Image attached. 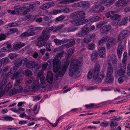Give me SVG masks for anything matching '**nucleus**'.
<instances>
[{
    "mask_svg": "<svg viewBox=\"0 0 130 130\" xmlns=\"http://www.w3.org/2000/svg\"><path fill=\"white\" fill-rule=\"evenodd\" d=\"M80 63V62L77 59H74L72 61L69 72V75L70 76L74 78L77 77V72L79 70L78 68L79 65Z\"/></svg>",
    "mask_w": 130,
    "mask_h": 130,
    "instance_id": "nucleus-1",
    "label": "nucleus"
},
{
    "mask_svg": "<svg viewBox=\"0 0 130 130\" xmlns=\"http://www.w3.org/2000/svg\"><path fill=\"white\" fill-rule=\"evenodd\" d=\"M54 72L56 73L61 68L64 67L65 63H61V61L58 59L55 58L52 61Z\"/></svg>",
    "mask_w": 130,
    "mask_h": 130,
    "instance_id": "nucleus-2",
    "label": "nucleus"
},
{
    "mask_svg": "<svg viewBox=\"0 0 130 130\" xmlns=\"http://www.w3.org/2000/svg\"><path fill=\"white\" fill-rule=\"evenodd\" d=\"M90 24H88L84 26L82 29L81 32L77 33L76 35L78 37H88L89 33L90 27Z\"/></svg>",
    "mask_w": 130,
    "mask_h": 130,
    "instance_id": "nucleus-3",
    "label": "nucleus"
},
{
    "mask_svg": "<svg viewBox=\"0 0 130 130\" xmlns=\"http://www.w3.org/2000/svg\"><path fill=\"white\" fill-rule=\"evenodd\" d=\"M102 3L100 2H96L94 5L92 6L91 9L92 12H99L102 11L104 10V7L102 6Z\"/></svg>",
    "mask_w": 130,
    "mask_h": 130,
    "instance_id": "nucleus-4",
    "label": "nucleus"
},
{
    "mask_svg": "<svg viewBox=\"0 0 130 130\" xmlns=\"http://www.w3.org/2000/svg\"><path fill=\"white\" fill-rule=\"evenodd\" d=\"M69 61L68 60H67L66 62L65 63L64 67L61 68V70H59L57 72L59 71L57 77H56V79H57V78L58 77H61L63 75L69 65Z\"/></svg>",
    "mask_w": 130,
    "mask_h": 130,
    "instance_id": "nucleus-5",
    "label": "nucleus"
},
{
    "mask_svg": "<svg viewBox=\"0 0 130 130\" xmlns=\"http://www.w3.org/2000/svg\"><path fill=\"white\" fill-rule=\"evenodd\" d=\"M26 67L29 69L36 68L37 70L40 68V66L37 63L33 61H30L26 63Z\"/></svg>",
    "mask_w": 130,
    "mask_h": 130,
    "instance_id": "nucleus-6",
    "label": "nucleus"
},
{
    "mask_svg": "<svg viewBox=\"0 0 130 130\" xmlns=\"http://www.w3.org/2000/svg\"><path fill=\"white\" fill-rule=\"evenodd\" d=\"M129 34V32L127 30H125L122 31L119 35L118 40L120 41L122 40L128 36Z\"/></svg>",
    "mask_w": 130,
    "mask_h": 130,
    "instance_id": "nucleus-7",
    "label": "nucleus"
},
{
    "mask_svg": "<svg viewBox=\"0 0 130 130\" xmlns=\"http://www.w3.org/2000/svg\"><path fill=\"white\" fill-rule=\"evenodd\" d=\"M100 71V66L99 65L97 64L95 67L94 69L93 72V78L95 80L98 79V74Z\"/></svg>",
    "mask_w": 130,
    "mask_h": 130,
    "instance_id": "nucleus-8",
    "label": "nucleus"
},
{
    "mask_svg": "<svg viewBox=\"0 0 130 130\" xmlns=\"http://www.w3.org/2000/svg\"><path fill=\"white\" fill-rule=\"evenodd\" d=\"M79 7H82L85 10L88 9L89 7L90 4L88 2L81 1L79 2Z\"/></svg>",
    "mask_w": 130,
    "mask_h": 130,
    "instance_id": "nucleus-9",
    "label": "nucleus"
},
{
    "mask_svg": "<svg viewBox=\"0 0 130 130\" xmlns=\"http://www.w3.org/2000/svg\"><path fill=\"white\" fill-rule=\"evenodd\" d=\"M113 69L110 63H108L107 68V70L106 76L107 77H109L113 73Z\"/></svg>",
    "mask_w": 130,
    "mask_h": 130,
    "instance_id": "nucleus-10",
    "label": "nucleus"
},
{
    "mask_svg": "<svg viewBox=\"0 0 130 130\" xmlns=\"http://www.w3.org/2000/svg\"><path fill=\"white\" fill-rule=\"evenodd\" d=\"M127 3V1L125 0H119L116 2L115 5L118 7H124Z\"/></svg>",
    "mask_w": 130,
    "mask_h": 130,
    "instance_id": "nucleus-11",
    "label": "nucleus"
},
{
    "mask_svg": "<svg viewBox=\"0 0 130 130\" xmlns=\"http://www.w3.org/2000/svg\"><path fill=\"white\" fill-rule=\"evenodd\" d=\"M19 89H13L10 91H9V94L10 95H15L20 92L23 89L21 86H19Z\"/></svg>",
    "mask_w": 130,
    "mask_h": 130,
    "instance_id": "nucleus-12",
    "label": "nucleus"
},
{
    "mask_svg": "<svg viewBox=\"0 0 130 130\" xmlns=\"http://www.w3.org/2000/svg\"><path fill=\"white\" fill-rule=\"evenodd\" d=\"M20 72H17L11 78L12 79H15L17 81H19L22 79V77L20 75Z\"/></svg>",
    "mask_w": 130,
    "mask_h": 130,
    "instance_id": "nucleus-13",
    "label": "nucleus"
},
{
    "mask_svg": "<svg viewBox=\"0 0 130 130\" xmlns=\"http://www.w3.org/2000/svg\"><path fill=\"white\" fill-rule=\"evenodd\" d=\"M111 26L107 25L103 26L100 29V32L103 34L108 32L111 29Z\"/></svg>",
    "mask_w": 130,
    "mask_h": 130,
    "instance_id": "nucleus-14",
    "label": "nucleus"
},
{
    "mask_svg": "<svg viewBox=\"0 0 130 130\" xmlns=\"http://www.w3.org/2000/svg\"><path fill=\"white\" fill-rule=\"evenodd\" d=\"M115 42V39L111 38H109L108 40L106 45L107 48L108 49L112 46Z\"/></svg>",
    "mask_w": 130,
    "mask_h": 130,
    "instance_id": "nucleus-15",
    "label": "nucleus"
},
{
    "mask_svg": "<svg viewBox=\"0 0 130 130\" xmlns=\"http://www.w3.org/2000/svg\"><path fill=\"white\" fill-rule=\"evenodd\" d=\"M47 86L49 89H51L53 86L54 85V88H56L58 86L57 83V82H47Z\"/></svg>",
    "mask_w": 130,
    "mask_h": 130,
    "instance_id": "nucleus-16",
    "label": "nucleus"
},
{
    "mask_svg": "<svg viewBox=\"0 0 130 130\" xmlns=\"http://www.w3.org/2000/svg\"><path fill=\"white\" fill-rule=\"evenodd\" d=\"M43 72L42 70H41L39 72L37 75V77L38 80L37 79L35 81H39V79H40V81H43V80H45V78L43 75Z\"/></svg>",
    "mask_w": 130,
    "mask_h": 130,
    "instance_id": "nucleus-17",
    "label": "nucleus"
},
{
    "mask_svg": "<svg viewBox=\"0 0 130 130\" xmlns=\"http://www.w3.org/2000/svg\"><path fill=\"white\" fill-rule=\"evenodd\" d=\"M35 32L34 31H31L28 32H26L21 34L20 35V37L22 38H23L30 36L34 35L35 34Z\"/></svg>",
    "mask_w": 130,
    "mask_h": 130,
    "instance_id": "nucleus-18",
    "label": "nucleus"
},
{
    "mask_svg": "<svg viewBox=\"0 0 130 130\" xmlns=\"http://www.w3.org/2000/svg\"><path fill=\"white\" fill-rule=\"evenodd\" d=\"M39 82H33L31 86L33 91H36L38 90L39 88Z\"/></svg>",
    "mask_w": 130,
    "mask_h": 130,
    "instance_id": "nucleus-19",
    "label": "nucleus"
},
{
    "mask_svg": "<svg viewBox=\"0 0 130 130\" xmlns=\"http://www.w3.org/2000/svg\"><path fill=\"white\" fill-rule=\"evenodd\" d=\"M49 37V36L47 34V33L42 32V35L38 38V39H42L43 40H47Z\"/></svg>",
    "mask_w": 130,
    "mask_h": 130,
    "instance_id": "nucleus-20",
    "label": "nucleus"
},
{
    "mask_svg": "<svg viewBox=\"0 0 130 130\" xmlns=\"http://www.w3.org/2000/svg\"><path fill=\"white\" fill-rule=\"evenodd\" d=\"M105 49L104 47H101L99 49V55L101 57L104 58L105 57Z\"/></svg>",
    "mask_w": 130,
    "mask_h": 130,
    "instance_id": "nucleus-21",
    "label": "nucleus"
},
{
    "mask_svg": "<svg viewBox=\"0 0 130 130\" xmlns=\"http://www.w3.org/2000/svg\"><path fill=\"white\" fill-rule=\"evenodd\" d=\"M88 21V20L84 19L76 22L75 23V25L76 26L81 25L87 23Z\"/></svg>",
    "mask_w": 130,
    "mask_h": 130,
    "instance_id": "nucleus-22",
    "label": "nucleus"
},
{
    "mask_svg": "<svg viewBox=\"0 0 130 130\" xmlns=\"http://www.w3.org/2000/svg\"><path fill=\"white\" fill-rule=\"evenodd\" d=\"M53 75L51 72H48L47 73L46 80L47 81H53Z\"/></svg>",
    "mask_w": 130,
    "mask_h": 130,
    "instance_id": "nucleus-23",
    "label": "nucleus"
},
{
    "mask_svg": "<svg viewBox=\"0 0 130 130\" xmlns=\"http://www.w3.org/2000/svg\"><path fill=\"white\" fill-rule=\"evenodd\" d=\"M77 12H78V20H80L85 18L84 15H85V13L83 11H79Z\"/></svg>",
    "mask_w": 130,
    "mask_h": 130,
    "instance_id": "nucleus-24",
    "label": "nucleus"
},
{
    "mask_svg": "<svg viewBox=\"0 0 130 130\" xmlns=\"http://www.w3.org/2000/svg\"><path fill=\"white\" fill-rule=\"evenodd\" d=\"M126 73V71L122 69H120L118 70L116 73L117 74L120 76H124Z\"/></svg>",
    "mask_w": 130,
    "mask_h": 130,
    "instance_id": "nucleus-25",
    "label": "nucleus"
},
{
    "mask_svg": "<svg viewBox=\"0 0 130 130\" xmlns=\"http://www.w3.org/2000/svg\"><path fill=\"white\" fill-rule=\"evenodd\" d=\"M75 43V40L74 39H71L69 40V43H67L65 45V46L66 48H69L73 46Z\"/></svg>",
    "mask_w": 130,
    "mask_h": 130,
    "instance_id": "nucleus-26",
    "label": "nucleus"
},
{
    "mask_svg": "<svg viewBox=\"0 0 130 130\" xmlns=\"http://www.w3.org/2000/svg\"><path fill=\"white\" fill-rule=\"evenodd\" d=\"M23 46L21 43H19L14 44L13 46L14 49L15 50H18Z\"/></svg>",
    "mask_w": 130,
    "mask_h": 130,
    "instance_id": "nucleus-27",
    "label": "nucleus"
},
{
    "mask_svg": "<svg viewBox=\"0 0 130 130\" xmlns=\"http://www.w3.org/2000/svg\"><path fill=\"white\" fill-rule=\"evenodd\" d=\"M78 1L79 0H63L60 2V3L64 4H69Z\"/></svg>",
    "mask_w": 130,
    "mask_h": 130,
    "instance_id": "nucleus-28",
    "label": "nucleus"
},
{
    "mask_svg": "<svg viewBox=\"0 0 130 130\" xmlns=\"http://www.w3.org/2000/svg\"><path fill=\"white\" fill-rule=\"evenodd\" d=\"M24 73L25 75L27 76L30 77L32 74L31 71L28 69L26 70Z\"/></svg>",
    "mask_w": 130,
    "mask_h": 130,
    "instance_id": "nucleus-29",
    "label": "nucleus"
},
{
    "mask_svg": "<svg viewBox=\"0 0 130 130\" xmlns=\"http://www.w3.org/2000/svg\"><path fill=\"white\" fill-rule=\"evenodd\" d=\"M100 19V17L96 16L92 17L90 18L89 21L91 22H93L99 20Z\"/></svg>",
    "mask_w": 130,
    "mask_h": 130,
    "instance_id": "nucleus-30",
    "label": "nucleus"
},
{
    "mask_svg": "<svg viewBox=\"0 0 130 130\" xmlns=\"http://www.w3.org/2000/svg\"><path fill=\"white\" fill-rule=\"evenodd\" d=\"M98 53L97 52H94L92 53L91 55L92 60L95 61L97 58Z\"/></svg>",
    "mask_w": 130,
    "mask_h": 130,
    "instance_id": "nucleus-31",
    "label": "nucleus"
},
{
    "mask_svg": "<svg viewBox=\"0 0 130 130\" xmlns=\"http://www.w3.org/2000/svg\"><path fill=\"white\" fill-rule=\"evenodd\" d=\"M13 74H12L11 71L9 72L5 76V78L3 79V80L4 81V80H7L9 78H10L11 79V77L12 76Z\"/></svg>",
    "mask_w": 130,
    "mask_h": 130,
    "instance_id": "nucleus-32",
    "label": "nucleus"
},
{
    "mask_svg": "<svg viewBox=\"0 0 130 130\" xmlns=\"http://www.w3.org/2000/svg\"><path fill=\"white\" fill-rule=\"evenodd\" d=\"M12 87V86L10 82L7 84L5 88V90L8 93L9 92L10 89Z\"/></svg>",
    "mask_w": 130,
    "mask_h": 130,
    "instance_id": "nucleus-33",
    "label": "nucleus"
},
{
    "mask_svg": "<svg viewBox=\"0 0 130 130\" xmlns=\"http://www.w3.org/2000/svg\"><path fill=\"white\" fill-rule=\"evenodd\" d=\"M38 40L37 44V45L38 46H43L45 45V42L43 41L42 39H38Z\"/></svg>",
    "mask_w": 130,
    "mask_h": 130,
    "instance_id": "nucleus-34",
    "label": "nucleus"
},
{
    "mask_svg": "<svg viewBox=\"0 0 130 130\" xmlns=\"http://www.w3.org/2000/svg\"><path fill=\"white\" fill-rule=\"evenodd\" d=\"M93 69H91L89 71L87 75V78L88 79H90L91 78L92 76V74L94 72Z\"/></svg>",
    "mask_w": 130,
    "mask_h": 130,
    "instance_id": "nucleus-35",
    "label": "nucleus"
},
{
    "mask_svg": "<svg viewBox=\"0 0 130 130\" xmlns=\"http://www.w3.org/2000/svg\"><path fill=\"white\" fill-rule=\"evenodd\" d=\"M77 13L78 12L77 11L72 13L70 15V18L72 19L78 18Z\"/></svg>",
    "mask_w": 130,
    "mask_h": 130,
    "instance_id": "nucleus-36",
    "label": "nucleus"
},
{
    "mask_svg": "<svg viewBox=\"0 0 130 130\" xmlns=\"http://www.w3.org/2000/svg\"><path fill=\"white\" fill-rule=\"evenodd\" d=\"M121 16L118 14H114L113 16L111 17V19L112 20H116L120 18Z\"/></svg>",
    "mask_w": 130,
    "mask_h": 130,
    "instance_id": "nucleus-37",
    "label": "nucleus"
},
{
    "mask_svg": "<svg viewBox=\"0 0 130 130\" xmlns=\"http://www.w3.org/2000/svg\"><path fill=\"white\" fill-rule=\"evenodd\" d=\"M39 88H45L47 86V83L45 82H40L39 83Z\"/></svg>",
    "mask_w": 130,
    "mask_h": 130,
    "instance_id": "nucleus-38",
    "label": "nucleus"
},
{
    "mask_svg": "<svg viewBox=\"0 0 130 130\" xmlns=\"http://www.w3.org/2000/svg\"><path fill=\"white\" fill-rule=\"evenodd\" d=\"M108 37L107 36L103 37L98 42V44L99 45H100L101 43L105 42L106 41Z\"/></svg>",
    "mask_w": 130,
    "mask_h": 130,
    "instance_id": "nucleus-39",
    "label": "nucleus"
},
{
    "mask_svg": "<svg viewBox=\"0 0 130 130\" xmlns=\"http://www.w3.org/2000/svg\"><path fill=\"white\" fill-rule=\"evenodd\" d=\"M128 19L127 17H125L123 18L120 24L122 25H124L127 22Z\"/></svg>",
    "mask_w": 130,
    "mask_h": 130,
    "instance_id": "nucleus-40",
    "label": "nucleus"
},
{
    "mask_svg": "<svg viewBox=\"0 0 130 130\" xmlns=\"http://www.w3.org/2000/svg\"><path fill=\"white\" fill-rule=\"evenodd\" d=\"M115 1V0H109L107 2L105 3V5L107 6H109L113 3Z\"/></svg>",
    "mask_w": 130,
    "mask_h": 130,
    "instance_id": "nucleus-41",
    "label": "nucleus"
},
{
    "mask_svg": "<svg viewBox=\"0 0 130 130\" xmlns=\"http://www.w3.org/2000/svg\"><path fill=\"white\" fill-rule=\"evenodd\" d=\"M5 82H1L0 84L1 86H0V97H1L3 94V88L2 86H3L4 84L5 83Z\"/></svg>",
    "mask_w": 130,
    "mask_h": 130,
    "instance_id": "nucleus-42",
    "label": "nucleus"
},
{
    "mask_svg": "<svg viewBox=\"0 0 130 130\" xmlns=\"http://www.w3.org/2000/svg\"><path fill=\"white\" fill-rule=\"evenodd\" d=\"M111 59L112 61V63L113 64V67H116L117 66V60L116 58H115V56H113V57H112Z\"/></svg>",
    "mask_w": 130,
    "mask_h": 130,
    "instance_id": "nucleus-43",
    "label": "nucleus"
},
{
    "mask_svg": "<svg viewBox=\"0 0 130 130\" xmlns=\"http://www.w3.org/2000/svg\"><path fill=\"white\" fill-rule=\"evenodd\" d=\"M114 12L111 11L107 13L106 14V15L107 18H108L109 17H110L111 18V17L113 16V15L114 14Z\"/></svg>",
    "mask_w": 130,
    "mask_h": 130,
    "instance_id": "nucleus-44",
    "label": "nucleus"
},
{
    "mask_svg": "<svg viewBox=\"0 0 130 130\" xmlns=\"http://www.w3.org/2000/svg\"><path fill=\"white\" fill-rule=\"evenodd\" d=\"M114 12L111 11L107 13L106 14V15L107 18H108L109 17H110L111 18V17L113 16V15L114 14Z\"/></svg>",
    "mask_w": 130,
    "mask_h": 130,
    "instance_id": "nucleus-45",
    "label": "nucleus"
},
{
    "mask_svg": "<svg viewBox=\"0 0 130 130\" xmlns=\"http://www.w3.org/2000/svg\"><path fill=\"white\" fill-rule=\"evenodd\" d=\"M124 49V46L121 44V43H119L117 50V51L122 52Z\"/></svg>",
    "mask_w": 130,
    "mask_h": 130,
    "instance_id": "nucleus-46",
    "label": "nucleus"
},
{
    "mask_svg": "<svg viewBox=\"0 0 130 130\" xmlns=\"http://www.w3.org/2000/svg\"><path fill=\"white\" fill-rule=\"evenodd\" d=\"M53 26L49 28H46L45 29L43 30V32L47 33V34L49 33L50 32L53 30Z\"/></svg>",
    "mask_w": 130,
    "mask_h": 130,
    "instance_id": "nucleus-47",
    "label": "nucleus"
},
{
    "mask_svg": "<svg viewBox=\"0 0 130 130\" xmlns=\"http://www.w3.org/2000/svg\"><path fill=\"white\" fill-rule=\"evenodd\" d=\"M63 26L64 25H59L57 26L56 27V28L54 30V32H56L59 30L60 29L62 28Z\"/></svg>",
    "mask_w": 130,
    "mask_h": 130,
    "instance_id": "nucleus-48",
    "label": "nucleus"
},
{
    "mask_svg": "<svg viewBox=\"0 0 130 130\" xmlns=\"http://www.w3.org/2000/svg\"><path fill=\"white\" fill-rule=\"evenodd\" d=\"M18 55L16 54H9L8 57L11 59H14L17 57Z\"/></svg>",
    "mask_w": 130,
    "mask_h": 130,
    "instance_id": "nucleus-49",
    "label": "nucleus"
},
{
    "mask_svg": "<svg viewBox=\"0 0 130 130\" xmlns=\"http://www.w3.org/2000/svg\"><path fill=\"white\" fill-rule=\"evenodd\" d=\"M65 18V16L63 15L56 18L55 20L57 21H59L63 20Z\"/></svg>",
    "mask_w": 130,
    "mask_h": 130,
    "instance_id": "nucleus-50",
    "label": "nucleus"
},
{
    "mask_svg": "<svg viewBox=\"0 0 130 130\" xmlns=\"http://www.w3.org/2000/svg\"><path fill=\"white\" fill-rule=\"evenodd\" d=\"M4 118L3 119H0V120H2L3 121H12L14 119L13 118L8 116L3 117Z\"/></svg>",
    "mask_w": 130,
    "mask_h": 130,
    "instance_id": "nucleus-51",
    "label": "nucleus"
},
{
    "mask_svg": "<svg viewBox=\"0 0 130 130\" xmlns=\"http://www.w3.org/2000/svg\"><path fill=\"white\" fill-rule=\"evenodd\" d=\"M62 47H60L54 48L52 51L53 53L59 52L62 51Z\"/></svg>",
    "mask_w": 130,
    "mask_h": 130,
    "instance_id": "nucleus-52",
    "label": "nucleus"
},
{
    "mask_svg": "<svg viewBox=\"0 0 130 130\" xmlns=\"http://www.w3.org/2000/svg\"><path fill=\"white\" fill-rule=\"evenodd\" d=\"M127 53L126 52H125L123 55V58L122 59V63H125V62L127 58Z\"/></svg>",
    "mask_w": 130,
    "mask_h": 130,
    "instance_id": "nucleus-53",
    "label": "nucleus"
},
{
    "mask_svg": "<svg viewBox=\"0 0 130 130\" xmlns=\"http://www.w3.org/2000/svg\"><path fill=\"white\" fill-rule=\"evenodd\" d=\"M2 63H7L9 62V60L8 58H3L0 60Z\"/></svg>",
    "mask_w": 130,
    "mask_h": 130,
    "instance_id": "nucleus-54",
    "label": "nucleus"
},
{
    "mask_svg": "<svg viewBox=\"0 0 130 130\" xmlns=\"http://www.w3.org/2000/svg\"><path fill=\"white\" fill-rule=\"evenodd\" d=\"M64 51H62L61 53H57L56 55V56L55 57L56 58H60L62 57L63 54H64Z\"/></svg>",
    "mask_w": 130,
    "mask_h": 130,
    "instance_id": "nucleus-55",
    "label": "nucleus"
},
{
    "mask_svg": "<svg viewBox=\"0 0 130 130\" xmlns=\"http://www.w3.org/2000/svg\"><path fill=\"white\" fill-rule=\"evenodd\" d=\"M104 76V73L103 72H101V75L98 76V79L99 80H98V81H101L103 78Z\"/></svg>",
    "mask_w": 130,
    "mask_h": 130,
    "instance_id": "nucleus-56",
    "label": "nucleus"
},
{
    "mask_svg": "<svg viewBox=\"0 0 130 130\" xmlns=\"http://www.w3.org/2000/svg\"><path fill=\"white\" fill-rule=\"evenodd\" d=\"M88 48L89 50H92L94 48V45L93 44H89L88 45Z\"/></svg>",
    "mask_w": 130,
    "mask_h": 130,
    "instance_id": "nucleus-57",
    "label": "nucleus"
},
{
    "mask_svg": "<svg viewBox=\"0 0 130 130\" xmlns=\"http://www.w3.org/2000/svg\"><path fill=\"white\" fill-rule=\"evenodd\" d=\"M49 64L47 63H46L42 64V70L43 71L45 70L46 69L47 67L49 65Z\"/></svg>",
    "mask_w": 130,
    "mask_h": 130,
    "instance_id": "nucleus-58",
    "label": "nucleus"
},
{
    "mask_svg": "<svg viewBox=\"0 0 130 130\" xmlns=\"http://www.w3.org/2000/svg\"><path fill=\"white\" fill-rule=\"evenodd\" d=\"M6 37V35L5 34H0V41L5 40Z\"/></svg>",
    "mask_w": 130,
    "mask_h": 130,
    "instance_id": "nucleus-59",
    "label": "nucleus"
},
{
    "mask_svg": "<svg viewBox=\"0 0 130 130\" xmlns=\"http://www.w3.org/2000/svg\"><path fill=\"white\" fill-rule=\"evenodd\" d=\"M74 52V50L72 48L70 49L68 51L67 54L68 56H70Z\"/></svg>",
    "mask_w": 130,
    "mask_h": 130,
    "instance_id": "nucleus-60",
    "label": "nucleus"
},
{
    "mask_svg": "<svg viewBox=\"0 0 130 130\" xmlns=\"http://www.w3.org/2000/svg\"><path fill=\"white\" fill-rule=\"evenodd\" d=\"M61 12V10H54L51 13V14L53 15H55L56 14L60 13Z\"/></svg>",
    "mask_w": 130,
    "mask_h": 130,
    "instance_id": "nucleus-61",
    "label": "nucleus"
},
{
    "mask_svg": "<svg viewBox=\"0 0 130 130\" xmlns=\"http://www.w3.org/2000/svg\"><path fill=\"white\" fill-rule=\"evenodd\" d=\"M40 9L44 10H46L48 8L47 4L42 5L40 7Z\"/></svg>",
    "mask_w": 130,
    "mask_h": 130,
    "instance_id": "nucleus-62",
    "label": "nucleus"
},
{
    "mask_svg": "<svg viewBox=\"0 0 130 130\" xmlns=\"http://www.w3.org/2000/svg\"><path fill=\"white\" fill-rule=\"evenodd\" d=\"M95 105L93 104H92L89 105H85V107L87 108H94L93 107Z\"/></svg>",
    "mask_w": 130,
    "mask_h": 130,
    "instance_id": "nucleus-63",
    "label": "nucleus"
},
{
    "mask_svg": "<svg viewBox=\"0 0 130 130\" xmlns=\"http://www.w3.org/2000/svg\"><path fill=\"white\" fill-rule=\"evenodd\" d=\"M101 126H103L104 127L107 126L108 125V122H102L100 124Z\"/></svg>",
    "mask_w": 130,
    "mask_h": 130,
    "instance_id": "nucleus-64",
    "label": "nucleus"
}]
</instances>
